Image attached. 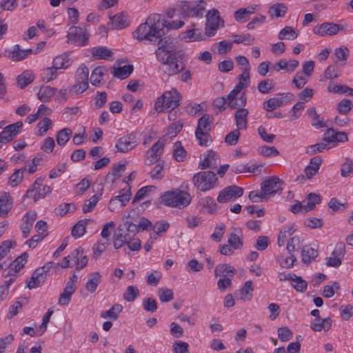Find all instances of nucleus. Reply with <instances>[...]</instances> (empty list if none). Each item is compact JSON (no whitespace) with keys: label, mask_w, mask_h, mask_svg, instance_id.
<instances>
[{"label":"nucleus","mask_w":353,"mask_h":353,"mask_svg":"<svg viewBox=\"0 0 353 353\" xmlns=\"http://www.w3.org/2000/svg\"><path fill=\"white\" fill-rule=\"evenodd\" d=\"M199 204L206 208L210 213H214L216 210L217 205L213 198L207 196L200 199Z\"/></svg>","instance_id":"nucleus-52"},{"label":"nucleus","mask_w":353,"mask_h":353,"mask_svg":"<svg viewBox=\"0 0 353 353\" xmlns=\"http://www.w3.org/2000/svg\"><path fill=\"white\" fill-rule=\"evenodd\" d=\"M161 198L165 205L179 208L188 205L192 199L189 193L179 189L168 191Z\"/></svg>","instance_id":"nucleus-4"},{"label":"nucleus","mask_w":353,"mask_h":353,"mask_svg":"<svg viewBox=\"0 0 353 353\" xmlns=\"http://www.w3.org/2000/svg\"><path fill=\"white\" fill-rule=\"evenodd\" d=\"M327 91L329 92L342 94L347 93L350 96H353V89L348 87L347 85H335L332 82H330L327 86Z\"/></svg>","instance_id":"nucleus-38"},{"label":"nucleus","mask_w":353,"mask_h":353,"mask_svg":"<svg viewBox=\"0 0 353 353\" xmlns=\"http://www.w3.org/2000/svg\"><path fill=\"white\" fill-rule=\"evenodd\" d=\"M299 32L294 30L292 27L285 26L279 32L278 38L280 40H294L297 38Z\"/></svg>","instance_id":"nucleus-32"},{"label":"nucleus","mask_w":353,"mask_h":353,"mask_svg":"<svg viewBox=\"0 0 353 353\" xmlns=\"http://www.w3.org/2000/svg\"><path fill=\"white\" fill-rule=\"evenodd\" d=\"M262 165H254L252 167L248 166V165H239L236 166H232V171L235 174H240V173H244L245 172H254L256 171L259 168L262 167Z\"/></svg>","instance_id":"nucleus-55"},{"label":"nucleus","mask_w":353,"mask_h":353,"mask_svg":"<svg viewBox=\"0 0 353 353\" xmlns=\"http://www.w3.org/2000/svg\"><path fill=\"white\" fill-rule=\"evenodd\" d=\"M139 291L137 286L130 285L123 294V299L128 302H132L139 296Z\"/></svg>","instance_id":"nucleus-54"},{"label":"nucleus","mask_w":353,"mask_h":353,"mask_svg":"<svg viewBox=\"0 0 353 353\" xmlns=\"http://www.w3.org/2000/svg\"><path fill=\"white\" fill-rule=\"evenodd\" d=\"M188 344L186 342L176 341L172 345L173 353H190Z\"/></svg>","instance_id":"nucleus-63"},{"label":"nucleus","mask_w":353,"mask_h":353,"mask_svg":"<svg viewBox=\"0 0 353 353\" xmlns=\"http://www.w3.org/2000/svg\"><path fill=\"white\" fill-rule=\"evenodd\" d=\"M345 254V245L343 243H337L332 252V256L327 258L326 265L330 267L338 268L341 264V258Z\"/></svg>","instance_id":"nucleus-16"},{"label":"nucleus","mask_w":353,"mask_h":353,"mask_svg":"<svg viewBox=\"0 0 353 353\" xmlns=\"http://www.w3.org/2000/svg\"><path fill=\"white\" fill-rule=\"evenodd\" d=\"M228 243L234 250H239L243 247L242 239L235 233L230 234Z\"/></svg>","instance_id":"nucleus-62"},{"label":"nucleus","mask_w":353,"mask_h":353,"mask_svg":"<svg viewBox=\"0 0 353 353\" xmlns=\"http://www.w3.org/2000/svg\"><path fill=\"white\" fill-rule=\"evenodd\" d=\"M206 3L203 0H199L195 4L189 1H181L176 3L177 12L183 19L186 17H201L203 16Z\"/></svg>","instance_id":"nucleus-6"},{"label":"nucleus","mask_w":353,"mask_h":353,"mask_svg":"<svg viewBox=\"0 0 353 353\" xmlns=\"http://www.w3.org/2000/svg\"><path fill=\"white\" fill-rule=\"evenodd\" d=\"M343 28L341 25L334 23H323L320 26H316L313 32L314 34L324 36H331L336 34L339 31L343 30Z\"/></svg>","instance_id":"nucleus-15"},{"label":"nucleus","mask_w":353,"mask_h":353,"mask_svg":"<svg viewBox=\"0 0 353 353\" xmlns=\"http://www.w3.org/2000/svg\"><path fill=\"white\" fill-rule=\"evenodd\" d=\"M253 284L252 281H246L242 288L241 289V299L242 300H250L252 297L253 294Z\"/></svg>","instance_id":"nucleus-48"},{"label":"nucleus","mask_w":353,"mask_h":353,"mask_svg":"<svg viewBox=\"0 0 353 353\" xmlns=\"http://www.w3.org/2000/svg\"><path fill=\"white\" fill-rule=\"evenodd\" d=\"M89 34L81 28L73 26L70 28L68 33V41L77 43L78 46H85Z\"/></svg>","instance_id":"nucleus-14"},{"label":"nucleus","mask_w":353,"mask_h":353,"mask_svg":"<svg viewBox=\"0 0 353 353\" xmlns=\"http://www.w3.org/2000/svg\"><path fill=\"white\" fill-rule=\"evenodd\" d=\"M118 231L123 232L124 234H130V235L133 236L137 232L139 231V228L138 225L132 223L130 221H125L119 226Z\"/></svg>","instance_id":"nucleus-41"},{"label":"nucleus","mask_w":353,"mask_h":353,"mask_svg":"<svg viewBox=\"0 0 353 353\" xmlns=\"http://www.w3.org/2000/svg\"><path fill=\"white\" fill-rule=\"evenodd\" d=\"M259 152L265 157H276L279 154L278 150L274 146L263 145L259 148Z\"/></svg>","instance_id":"nucleus-58"},{"label":"nucleus","mask_w":353,"mask_h":353,"mask_svg":"<svg viewBox=\"0 0 353 353\" xmlns=\"http://www.w3.org/2000/svg\"><path fill=\"white\" fill-rule=\"evenodd\" d=\"M88 220L81 219L72 228V235L74 238L82 236L85 232V227Z\"/></svg>","instance_id":"nucleus-39"},{"label":"nucleus","mask_w":353,"mask_h":353,"mask_svg":"<svg viewBox=\"0 0 353 353\" xmlns=\"http://www.w3.org/2000/svg\"><path fill=\"white\" fill-rule=\"evenodd\" d=\"M294 232L292 226H288L283 228L279 234L278 236V245L279 247L283 246L285 242V239L288 236L292 235Z\"/></svg>","instance_id":"nucleus-57"},{"label":"nucleus","mask_w":353,"mask_h":353,"mask_svg":"<svg viewBox=\"0 0 353 353\" xmlns=\"http://www.w3.org/2000/svg\"><path fill=\"white\" fill-rule=\"evenodd\" d=\"M42 181L43 179H37L31 188L27 190L25 197L31 198L34 201H37L39 199L44 198L48 194L50 193L52 191L50 186L45 185L42 188H41Z\"/></svg>","instance_id":"nucleus-9"},{"label":"nucleus","mask_w":353,"mask_h":353,"mask_svg":"<svg viewBox=\"0 0 353 353\" xmlns=\"http://www.w3.org/2000/svg\"><path fill=\"white\" fill-rule=\"evenodd\" d=\"M326 142L323 141L314 145H309L305 149V153L308 155H313L318 152H322L327 148Z\"/></svg>","instance_id":"nucleus-56"},{"label":"nucleus","mask_w":353,"mask_h":353,"mask_svg":"<svg viewBox=\"0 0 353 353\" xmlns=\"http://www.w3.org/2000/svg\"><path fill=\"white\" fill-rule=\"evenodd\" d=\"M353 171V161L346 158L345 161L342 164L341 169V174L343 177L348 176Z\"/></svg>","instance_id":"nucleus-64"},{"label":"nucleus","mask_w":353,"mask_h":353,"mask_svg":"<svg viewBox=\"0 0 353 353\" xmlns=\"http://www.w3.org/2000/svg\"><path fill=\"white\" fill-rule=\"evenodd\" d=\"M224 21L219 16L216 9L209 10L206 14L205 34L210 37L214 36L220 26H223Z\"/></svg>","instance_id":"nucleus-8"},{"label":"nucleus","mask_w":353,"mask_h":353,"mask_svg":"<svg viewBox=\"0 0 353 353\" xmlns=\"http://www.w3.org/2000/svg\"><path fill=\"white\" fill-rule=\"evenodd\" d=\"M183 25L184 22L181 20L168 22L161 14H152L133 32V37L139 41H157L165 34V28L167 30L179 29Z\"/></svg>","instance_id":"nucleus-1"},{"label":"nucleus","mask_w":353,"mask_h":353,"mask_svg":"<svg viewBox=\"0 0 353 353\" xmlns=\"http://www.w3.org/2000/svg\"><path fill=\"white\" fill-rule=\"evenodd\" d=\"M112 28L122 29L128 26V16L123 13H118L110 18Z\"/></svg>","instance_id":"nucleus-27"},{"label":"nucleus","mask_w":353,"mask_h":353,"mask_svg":"<svg viewBox=\"0 0 353 353\" xmlns=\"http://www.w3.org/2000/svg\"><path fill=\"white\" fill-rule=\"evenodd\" d=\"M34 79V76L31 71L25 70L17 77V84L21 89H24Z\"/></svg>","instance_id":"nucleus-24"},{"label":"nucleus","mask_w":353,"mask_h":353,"mask_svg":"<svg viewBox=\"0 0 353 353\" xmlns=\"http://www.w3.org/2000/svg\"><path fill=\"white\" fill-rule=\"evenodd\" d=\"M181 95L176 89L165 92L159 97L154 105L155 110L160 112H170L180 105Z\"/></svg>","instance_id":"nucleus-3"},{"label":"nucleus","mask_w":353,"mask_h":353,"mask_svg":"<svg viewBox=\"0 0 353 353\" xmlns=\"http://www.w3.org/2000/svg\"><path fill=\"white\" fill-rule=\"evenodd\" d=\"M69 65L70 59L68 58V55L66 54L57 56L54 59L52 66L57 70L65 69L68 68Z\"/></svg>","instance_id":"nucleus-42"},{"label":"nucleus","mask_w":353,"mask_h":353,"mask_svg":"<svg viewBox=\"0 0 353 353\" xmlns=\"http://www.w3.org/2000/svg\"><path fill=\"white\" fill-rule=\"evenodd\" d=\"M100 199V196L97 194L93 195L90 199L87 200L83 205V212L88 213L91 212L98 201Z\"/></svg>","instance_id":"nucleus-61"},{"label":"nucleus","mask_w":353,"mask_h":353,"mask_svg":"<svg viewBox=\"0 0 353 353\" xmlns=\"http://www.w3.org/2000/svg\"><path fill=\"white\" fill-rule=\"evenodd\" d=\"M348 140L347 135L343 132H336L333 128H330L324 133L323 141L325 142H345Z\"/></svg>","instance_id":"nucleus-19"},{"label":"nucleus","mask_w":353,"mask_h":353,"mask_svg":"<svg viewBox=\"0 0 353 353\" xmlns=\"http://www.w3.org/2000/svg\"><path fill=\"white\" fill-rule=\"evenodd\" d=\"M318 256L316 249L305 245L301 251L302 262L305 264H310L312 261L314 260Z\"/></svg>","instance_id":"nucleus-26"},{"label":"nucleus","mask_w":353,"mask_h":353,"mask_svg":"<svg viewBox=\"0 0 353 353\" xmlns=\"http://www.w3.org/2000/svg\"><path fill=\"white\" fill-rule=\"evenodd\" d=\"M28 254L27 252H23L9 266L10 272H14L17 273L21 268H23L25 263L27 262Z\"/></svg>","instance_id":"nucleus-28"},{"label":"nucleus","mask_w":353,"mask_h":353,"mask_svg":"<svg viewBox=\"0 0 353 353\" xmlns=\"http://www.w3.org/2000/svg\"><path fill=\"white\" fill-rule=\"evenodd\" d=\"M72 134V131L69 128H65L57 132V142L60 146H63L70 140Z\"/></svg>","instance_id":"nucleus-33"},{"label":"nucleus","mask_w":353,"mask_h":353,"mask_svg":"<svg viewBox=\"0 0 353 353\" xmlns=\"http://www.w3.org/2000/svg\"><path fill=\"white\" fill-rule=\"evenodd\" d=\"M235 272V268L230 265L219 264L215 268L214 275L215 276H223L227 277L228 275L232 276Z\"/></svg>","instance_id":"nucleus-30"},{"label":"nucleus","mask_w":353,"mask_h":353,"mask_svg":"<svg viewBox=\"0 0 353 353\" xmlns=\"http://www.w3.org/2000/svg\"><path fill=\"white\" fill-rule=\"evenodd\" d=\"M83 252L82 247H78L76 248L70 255L63 258L61 263L60 264L62 268H68L70 265L71 261H74V258H77V255Z\"/></svg>","instance_id":"nucleus-53"},{"label":"nucleus","mask_w":353,"mask_h":353,"mask_svg":"<svg viewBox=\"0 0 353 353\" xmlns=\"http://www.w3.org/2000/svg\"><path fill=\"white\" fill-rule=\"evenodd\" d=\"M133 71V66L131 65H124L122 67L114 68V77L124 79L128 78Z\"/></svg>","instance_id":"nucleus-36"},{"label":"nucleus","mask_w":353,"mask_h":353,"mask_svg":"<svg viewBox=\"0 0 353 353\" xmlns=\"http://www.w3.org/2000/svg\"><path fill=\"white\" fill-rule=\"evenodd\" d=\"M232 41L237 44L250 45L254 41V37L250 34H234L232 35Z\"/></svg>","instance_id":"nucleus-49"},{"label":"nucleus","mask_w":353,"mask_h":353,"mask_svg":"<svg viewBox=\"0 0 353 353\" xmlns=\"http://www.w3.org/2000/svg\"><path fill=\"white\" fill-rule=\"evenodd\" d=\"M125 165L120 163L114 164L112 168L107 174L105 182L114 183L117 179L120 178L122 173L125 171Z\"/></svg>","instance_id":"nucleus-20"},{"label":"nucleus","mask_w":353,"mask_h":353,"mask_svg":"<svg viewBox=\"0 0 353 353\" xmlns=\"http://www.w3.org/2000/svg\"><path fill=\"white\" fill-rule=\"evenodd\" d=\"M92 54L99 59H109L113 55V52L105 47L94 48Z\"/></svg>","instance_id":"nucleus-37"},{"label":"nucleus","mask_w":353,"mask_h":353,"mask_svg":"<svg viewBox=\"0 0 353 353\" xmlns=\"http://www.w3.org/2000/svg\"><path fill=\"white\" fill-rule=\"evenodd\" d=\"M101 281V275L99 272H92L88 275L85 288L90 293H94Z\"/></svg>","instance_id":"nucleus-21"},{"label":"nucleus","mask_w":353,"mask_h":353,"mask_svg":"<svg viewBox=\"0 0 353 353\" xmlns=\"http://www.w3.org/2000/svg\"><path fill=\"white\" fill-rule=\"evenodd\" d=\"M139 143V139L135 133H130L121 137L116 143L117 152H126L135 148Z\"/></svg>","instance_id":"nucleus-12"},{"label":"nucleus","mask_w":353,"mask_h":353,"mask_svg":"<svg viewBox=\"0 0 353 353\" xmlns=\"http://www.w3.org/2000/svg\"><path fill=\"white\" fill-rule=\"evenodd\" d=\"M130 187L128 186L123 188L120 194L114 196V199L121 203V207H125L129 202L131 197Z\"/></svg>","instance_id":"nucleus-44"},{"label":"nucleus","mask_w":353,"mask_h":353,"mask_svg":"<svg viewBox=\"0 0 353 353\" xmlns=\"http://www.w3.org/2000/svg\"><path fill=\"white\" fill-rule=\"evenodd\" d=\"M192 181L194 185L200 191L205 192L218 186L216 174L212 171H203L195 174Z\"/></svg>","instance_id":"nucleus-5"},{"label":"nucleus","mask_w":353,"mask_h":353,"mask_svg":"<svg viewBox=\"0 0 353 353\" xmlns=\"http://www.w3.org/2000/svg\"><path fill=\"white\" fill-rule=\"evenodd\" d=\"M212 123L211 117L209 114L203 115L198 120V125L195 131H210V123Z\"/></svg>","instance_id":"nucleus-46"},{"label":"nucleus","mask_w":353,"mask_h":353,"mask_svg":"<svg viewBox=\"0 0 353 353\" xmlns=\"http://www.w3.org/2000/svg\"><path fill=\"white\" fill-rule=\"evenodd\" d=\"M106 70L103 67H97L94 69L90 77V82L93 85L97 86L101 83V78L103 76Z\"/></svg>","instance_id":"nucleus-47"},{"label":"nucleus","mask_w":353,"mask_h":353,"mask_svg":"<svg viewBox=\"0 0 353 353\" xmlns=\"http://www.w3.org/2000/svg\"><path fill=\"white\" fill-rule=\"evenodd\" d=\"M23 122L17 121L5 127L0 132V141L2 143H8L11 142L20 132L23 128Z\"/></svg>","instance_id":"nucleus-11"},{"label":"nucleus","mask_w":353,"mask_h":353,"mask_svg":"<svg viewBox=\"0 0 353 353\" xmlns=\"http://www.w3.org/2000/svg\"><path fill=\"white\" fill-rule=\"evenodd\" d=\"M247 102V99L245 96V93L243 92L241 94L239 97L234 99V101H230L228 102V106L231 109H239L241 107H243L245 105Z\"/></svg>","instance_id":"nucleus-60"},{"label":"nucleus","mask_w":353,"mask_h":353,"mask_svg":"<svg viewBox=\"0 0 353 353\" xmlns=\"http://www.w3.org/2000/svg\"><path fill=\"white\" fill-rule=\"evenodd\" d=\"M123 306L121 304H114L112 307L107 310L103 311L101 313V316L103 319L110 318L113 321L118 319L119 314L122 312Z\"/></svg>","instance_id":"nucleus-29"},{"label":"nucleus","mask_w":353,"mask_h":353,"mask_svg":"<svg viewBox=\"0 0 353 353\" xmlns=\"http://www.w3.org/2000/svg\"><path fill=\"white\" fill-rule=\"evenodd\" d=\"M12 202L8 192H3L0 196V216L6 217L11 210Z\"/></svg>","instance_id":"nucleus-22"},{"label":"nucleus","mask_w":353,"mask_h":353,"mask_svg":"<svg viewBox=\"0 0 353 353\" xmlns=\"http://www.w3.org/2000/svg\"><path fill=\"white\" fill-rule=\"evenodd\" d=\"M59 264L52 261L48 262L43 267L37 268L32 273L30 281H27V287L29 289L40 287L46 279V272L51 268H57Z\"/></svg>","instance_id":"nucleus-7"},{"label":"nucleus","mask_w":353,"mask_h":353,"mask_svg":"<svg viewBox=\"0 0 353 353\" xmlns=\"http://www.w3.org/2000/svg\"><path fill=\"white\" fill-rule=\"evenodd\" d=\"M248 110L245 108L238 109L234 114L236 124L239 130L247 128Z\"/></svg>","instance_id":"nucleus-23"},{"label":"nucleus","mask_w":353,"mask_h":353,"mask_svg":"<svg viewBox=\"0 0 353 353\" xmlns=\"http://www.w3.org/2000/svg\"><path fill=\"white\" fill-rule=\"evenodd\" d=\"M203 159L201 158L199 162V168L202 170L206 169L207 168H216L219 163V157L217 152L210 150L205 154L203 155Z\"/></svg>","instance_id":"nucleus-17"},{"label":"nucleus","mask_w":353,"mask_h":353,"mask_svg":"<svg viewBox=\"0 0 353 353\" xmlns=\"http://www.w3.org/2000/svg\"><path fill=\"white\" fill-rule=\"evenodd\" d=\"M163 148L164 143L161 139L152 146L148 151V161H149V164H153L159 160L163 154Z\"/></svg>","instance_id":"nucleus-18"},{"label":"nucleus","mask_w":353,"mask_h":353,"mask_svg":"<svg viewBox=\"0 0 353 353\" xmlns=\"http://www.w3.org/2000/svg\"><path fill=\"white\" fill-rule=\"evenodd\" d=\"M243 194V189L236 185H230L223 189L217 196V201L224 203L241 197Z\"/></svg>","instance_id":"nucleus-10"},{"label":"nucleus","mask_w":353,"mask_h":353,"mask_svg":"<svg viewBox=\"0 0 353 353\" xmlns=\"http://www.w3.org/2000/svg\"><path fill=\"white\" fill-rule=\"evenodd\" d=\"M258 90L262 94H268L274 89V83L272 79H265L260 81L257 86Z\"/></svg>","instance_id":"nucleus-45"},{"label":"nucleus","mask_w":353,"mask_h":353,"mask_svg":"<svg viewBox=\"0 0 353 353\" xmlns=\"http://www.w3.org/2000/svg\"><path fill=\"white\" fill-rule=\"evenodd\" d=\"M25 170H26V167L16 170L10 176L8 182L11 186L15 187L22 181L23 178V172Z\"/></svg>","instance_id":"nucleus-50"},{"label":"nucleus","mask_w":353,"mask_h":353,"mask_svg":"<svg viewBox=\"0 0 353 353\" xmlns=\"http://www.w3.org/2000/svg\"><path fill=\"white\" fill-rule=\"evenodd\" d=\"M6 56L12 61H20L27 58L24 50H21L18 44L15 45L13 50L10 52Z\"/></svg>","instance_id":"nucleus-40"},{"label":"nucleus","mask_w":353,"mask_h":353,"mask_svg":"<svg viewBox=\"0 0 353 353\" xmlns=\"http://www.w3.org/2000/svg\"><path fill=\"white\" fill-rule=\"evenodd\" d=\"M157 60L162 64V70L168 76L180 73L185 69L183 63V53L181 51L165 52L157 49L155 52Z\"/></svg>","instance_id":"nucleus-2"},{"label":"nucleus","mask_w":353,"mask_h":353,"mask_svg":"<svg viewBox=\"0 0 353 353\" xmlns=\"http://www.w3.org/2000/svg\"><path fill=\"white\" fill-rule=\"evenodd\" d=\"M284 279L292 281L294 283L293 287L298 292H303L307 289V282L304 281L302 277L296 276L294 274H289L288 276H285Z\"/></svg>","instance_id":"nucleus-25"},{"label":"nucleus","mask_w":353,"mask_h":353,"mask_svg":"<svg viewBox=\"0 0 353 353\" xmlns=\"http://www.w3.org/2000/svg\"><path fill=\"white\" fill-rule=\"evenodd\" d=\"M287 7L283 3H275L270 7L268 14L271 17H283L287 12Z\"/></svg>","instance_id":"nucleus-34"},{"label":"nucleus","mask_w":353,"mask_h":353,"mask_svg":"<svg viewBox=\"0 0 353 353\" xmlns=\"http://www.w3.org/2000/svg\"><path fill=\"white\" fill-rule=\"evenodd\" d=\"M283 181L276 176H271L261 184V191L267 196L274 195L282 190Z\"/></svg>","instance_id":"nucleus-13"},{"label":"nucleus","mask_w":353,"mask_h":353,"mask_svg":"<svg viewBox=\"0 0 353 353\" xmlns=\"http://www.w3.org/2000/svg\"><path fill=\"white\" fill-rule=\"evenodd\" d=\"M187 152L180 141H176L174 145L173 157L178 162H182L186 157Z\"/></svg>","instance_id":"nucleus-43"},{"label":"nucleus","mask_w":353,"mask_h":353,"mask_svg":"<svg viewBox=\"0 0 353 353\" xmlns=\"http://www.w3.org/2000/svg\"><path fill=\"white\" fill-rule=\"evenodd\" d=\"M56 91V88L50 86H42L37 94L38 99L41 101L47 102L55 94Z\"/></svg>","instance_id":"nucleus-35"},{"label":"nucleus","mask_w":353,"mask_h":353,"mask_svg":"<svg viewBox=\"0 0 353 353\" xmlns=\"http://www.w3.org/2000/svg\"><path fill=\"white\" fill-rule=\"evenodd\" d=\"M150 41L156 43L159 46L157 49H161L164 52L176 51L172 46V39L170 37H159L157 41Z\"/></svg>","instance_id":"nucleus-31"},{"label":"nucleus","mask_w":353,"mask_h":353,"mask_svg":"<svg viewBox=\"0 0 353 353\" xmlns=\"http://www.w3.org/2000/svg\"><path fill=\"white\" fill-rule=\"evenodd\" d=\"M209 132L210 131H195V135L200 145L208 146L212 141Z\"/></svg>","instance_id":"nucleus-51"},{"label":"nucleus","mask_w":353,"mask_h":353,"mask_svg":"<svg viewBox=\"0 0 353 353\" xmlns=\"http://www.w3.org/2000/svg\"><path fill=\"white\" fill-rule=\"evenodd\" d=\"M150 177L152 179L161 180L164 176V165L163 163H159L150 172Z\"/></svg>","instance_id":"nucleus-59"}]
</instances>
